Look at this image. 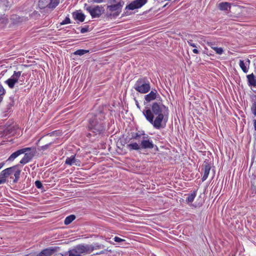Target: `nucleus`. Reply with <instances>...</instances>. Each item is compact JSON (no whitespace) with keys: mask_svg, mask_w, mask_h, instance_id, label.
<instances>
[{"mask_svg":"<svg viewBox=\"0 0 256 256\" xmlns=\"http://www.w3.org/2000/svg\"><path fill=\"white\" fill-rule=\"evenodd\" d=\"M88 128L92 132L98 134L104 130V120L105 118V113L102 106L100 107L94 114H88Z\"/></svg>","mask_w":256,"mask_h":256,"instance_id":"f257e3e1","label":"nucleus"},{"mask_svg":"<svg viewBox=\"0 0 256 256\" xmlns=\"http://www.w3.org/2000/svg\"><path fill=\"white\" fill-rule=\"evenodd\" d=\"M142 114L145 116L146 120L150 123L156 129H160L164 128L166 126V124L167 119L166 120V117L168 116V114H158L156 116V117L154 120V116L152 114L150 108H146L142 111Z\"/></svg>","mask_w":256,"mask_h":256,"instance_id":"f03ea898","label":"nucleus"},{"mask_svg":"<svg viewBox=\"0 0 256 256\" xmlns=\"http://www.w3.org/2000/svg\"><path fill=\"white\" fill-rule=\"evenodd\" d=\"M134 88L141 94H146L150 89V82L146 77L139 78L136 82Z\"/></svg>","mask_w":256,"mask_h":256,"instance_id":"7ed1b4c3","label":"nucleus"},{"mask_svg":"<svg viewBox=\"0 0 256 256\" xmlns=\"http://www.w3.org/2000/svg\"><path fill=\"white\" fill-rule=\"evenodd\" d=\"M24 79V74H22V72L14 71L13 74L10 78L8 79L5 82L8 84V87L10 88H13L16 83L18 82H22ZM20 84H22L21 83Z\"/></svg>","mask_w":256,"mask_h":256,"instance_id":"20e7f679","label":"nucleus"},{"mask_svg":"<svg viewBox=\"0 0 256 256\" xmlns=\"http://www.w3.org/2000/svg\"><path fill=\"white\" fill-rule=\"evenodd\" d=\"M150 110L154 116V115L168 114V108L163 104L162 102H153L151 106V109Z\"/></svg>","mask_w":256,"mask_h":256,"instance_id":"39448f33","label":"nucleus"},{"mask_svg":"<svg viewBox=\"0 0 256 256\" xmlns=\"http://www.w3.org/2000/svg\"><path fill=\"white\" fill-rule=\"evenodd\" d=\"M68 256H81L82 254H88L86 246L80 244L74 246L68 251Z\"/></svg>","mask_w":256,"mask_h":256,"instance_id":"423d86ee","label":"nucleus"},{"mask_svg":"<svg viewBox=\"0 0 256 256\" xmlns=\"http://www.w3.org/2000/svg\"><path fill=\"white\" fill-rule=\"evenodd\" d=\"M140 145L141 150L152 149L154 146L156 148V150L158 149V147L154 144L152 140L147 134H144V136L142 137Z\"/></svg>","mask_w":256,"mask_h":256,"instance_id":"0eeeda50","label":"nucleus"},{"mask_svg":"<svg viewBox=\"0 0 256 256\" xmlns=\"http://www.w3.org/2000/svg\"><path fill=\"white\" fill-rule=\"evenodd\" d=\"M84 8L90 12L92 18H98L102 14V8L100 6H87L86 4Z\"/></svg>","mask_w":256,"mask_h":256,"instance_id":"6e6552de","label":"nucleus"},{"mask_svg":"<svg viewBox=\"0 0 256 256\" xmlns=\"http://www.w3.org/2000/svg\"><path fill=\"white\" fill-rule=\"evenodd\" d=\"M124 2L122 0H120L117 4L108 6L107 10L110 12H115L116 15L118 16L122 12V9L124 6Z\"/></svg>","mask_w":256,"mask_h":256,"instance_id":"1a4fd4ad","label":"nucleus"},{"mask_svg":"<svg viewBox=\"0 0 256 256\" xmlns=\"http://www.w3.org/2000/svg\"><path fill=\"white\" fill-rule=\"evenodd\" d=\"M148 0H134L126 7V10H134L139 8L144 5Z\"/></svg>","mask_w":256,"mask_h":256,"instance_id":"9d476101","label":"nucleus"},{"mask_svg":"<svg viewBox=\"0 0 256 256\" xmlns=\"http://www.w3.org/2000/svg\"><path fill=\"white\" fill-rule=\"evenodd\" d=\"M158 98H160V96L157 90H152L149 94L144 96V104L146 105Z\"/></svg>","mask_w":256,"mask_h":256,"instance_id":"9b49d317","label":"nucleus"},{"mask_svg":"<svg viewBox=\"0 0 256 256\" xmlns=\"http://www.w3.org/2000/svg\"><path fill=\"white\" fill-rule=\"evenodd\" d=\"M65 164L72 166V164H75L77 166H80V162L78 159L76 158L75 155H72L70 157H68L65 161Z\"/></svg>","mask_w":256,"mask_h":256,"instance_id":"f8f14e48","label":"nucleus"},{"mask_svg":"<svg viewBox=\"0 0 256 256\" xmlns=\"http://www.w3.org/2000/svg\"><path fill=\"white\" fill-rule=\"evenodd\" d=\"M58 247H50L42 250L38 256H51L56 251Z\"/></svg>","mask_w":256,"mask_h":256,"instance_id":"ddd939ff","label":"nucleus"},{"mask_svg":"<svg viewBox=\"0 0 256 256\" xmlns=\"http://www.w3.org/2000/svg\"><path fill=\"white\" fill-rule=\"evenodd\" d=\"M250 62V60L248 58L246 60L245 62L243 60H240L239 66L244 73H247L248 72Z\"/></svg>","mask_w":256,"mask_h":256,"instance_id":"4468645a","label":"nucleus"},{"mask_svg":"<svg viewBox=\"0 0 256 256\" xmlns=\"http://www.w3.org/2000/svg\"><path fill=\"white\" fill-rule=\"evenodd\" d=\"M202 166L204 168L203 170L204 171V174L202 178V182H204L206 180V178L208 177V176L210 174V171L211 168V166L210 164L206 162H204Z\"/></svg>","mask_w":256,"mask_h":256,"instance_id":"2eb2a0df","label":"nucleus"},{"mask_svg":"<svg viewBox=\"0 0 256 256\" xmlns=\"http://www.w3.org/2000/svg\"><path fill=\"white\" fill-rule=\"evenodd\" d=\"M232 4L228 2H221L218 4V8L222 11L230 10Z\"/></svg>","mask_w":256,"mask_h":256,"instance_id":"dca6fc26","label":"nucleus"},{"mask_svg":"<svg viewBox=\"0 0 256 256\" xmlns=\"http://www.w3.org/2000/svg\"><path fill=\"white\" fill-rule=\"evenodd\" d=\"M248 85L250 86H256V78L253 73L246 76Z\"/></svg>","mask_w":256,"mask_h":256,"instance_id":"f3484780","label":"nucleus"},{"mask_svg":"<svg viewBox=\"0 0 256 256\" xmlns=\"http://www.w3.org/2000/svg\"><path fill=\"white\" fill-rule=\"evenodd\" d=\"M88 254H90L94 250H98L104 248L102 244L98 243L92 244H86Z\"/></svg>","mask_w":256,"mask_h":256,"instance_id":"a211bd4d","label":"nucleus"},{"mask_svg":"<svg viewBox=\"0 0 256 256\" xmlns=\"http://www.w3.org/2000/svg\"><path fill=\"white\" fill-rule=\"evenodd\" d=\"M22 18L16 14H12L10 18V22L14 25L18 24L22 22Z\"/></svg>","mask_w":256,"mask_h":256,"instance_id":"6ab92c4d","label":"nucleus"},{"mask_svg":"<svg viewBox=\"0 0 256 256\" xmlns=\"http://www.w3.org/2000/svg\"><path fill=\"white\" fill-rule=\"evenodd\" d=\"M34 155L30 153H25L24 156L20 160V163L25 164L30 162L33 158Z\"/></svg>","mask_w":256,"mask_h":256,"instance_id":"aec40b11","label":"nucleus"},{"mask_svg":"<svg viewBox=\"0 0 256 256\" xmlns=\"http://www.w3.org/2000/svg\"><path fill=\"white\" fill-rule=\"evenodd\" d=\"M72 16L75 20H78L80 22H83L86 18L85 15L83 13L77 12L72 13Z\"/></svg>","mask_w":256,"mask_h":256,"instance_id":"412c9836","label":"nucleus"},{"mask_svg":"<svg viewBox=\"0 0 256 256\" xmlns=\"http://www.w3.org/2000/svg\"><path fill=\"white\" fill-rule=\"evenodd\" d=\"M8 18L5 14H0V28L5 27L8 23Z\"/></svg>","mask_w":256,"mask_h":256,"instance_id":"4be33fe9","label":"nucleus"},{"mask_svg":"<svg viewBox=\"0 0 256 256\" xmlns=\"http://www.w3.org/2000/svg\"><path fill=\"white\" fill-rule=\"evenodd\" d=\"M50 0H39L38 2V6L40 9H44L48 8H50Z\"/></svg>","mask_w":256,"mask_h":256,"instance_id":"5701e85b","label":"nucleus"},{"mask_svg":"<svg viewBox=\"0 0 256 256\" xmlns=\"http://www.w3.org/2000/svg\"><path fill=\"white\" fill-rule=\"evenodd\" d=\"M208 44L212 49H213L218 54H222L224 52L223 48H218L215 46V44L212 42H208Z\"/></svg>","mask_w":256,"mask_h":256,"instance_id":"b1692460","label":"nucleus"},{"mask_svg":"<svg viewBox=\"0 0 256 256\" xmlns=\"http://www.w3.org/2000/svg\"><path fill=\"white\" fill-rule=\"evenodd\" d=\"M14 101L12 98L10 97L8 101L7 102V104H6V108L4 110V112H8L12 109V108L14 106Z\"/></svg>","mask_w":256,"mask_h":256,"instance_id":"393cba45","label":"nucleus"},{"mask_svg":"<svg viewBox=\"0 0 256 256\" xmlns=\"http://www.w3.org/2000/svg\"><path fill=\"white\" fill-rule=\"evenodd\" d=\"M126 148L130 150H141L140 144H138L136 142H132L127 144Z\"/></svg>","mask_w":256,"mask_h":256,"instance_id":"a878e982","label":"nucleus"},{"mask_svg":"<svg viewBox=\"0 0 256 256\" xmlns=\"http://www.w3.org/2000/svg\"><path fill=\"white\" fill-rule=\"evenodd\" d=\"M146 134L144 131H138L136 133L132 132V139L139 140L142 136L143 137Z\"/></svg>","mask_w":256,"mask_h":256,"instance_id":"bb28decb","label":"nucleus"},{"mask_svg":"<svg viewBox=\"0 0 256 256\" xmlns=\"http://www.w3.org/2000/svg\"><path fill=\"white\" fill-rule=\"evenodd\" d=\"M17 166H14L3 170V172L5 174L6 178H8L10 174H12L16 170Z\"/></svg>","mask_w":256,"mask_h":256,"instance_id":"cd10ccee","label":"nucleus"},{"mask_svg":"<svg viewBox=\"0 0 256 256\" xmlns=\"http://www.w3.org/2000/svg\"><path fill=\"white\" fill-rule=\"evenodd\" d=\"M17 166H14L3 170V172L5 174L6 178H8L10 174H12L16 170Z\"/></svg>","mask_w":256,"mask_h":256,"instance_id":"c85d7f7f","label":"nucleus"},{"mask_svg":"<svg viewBox=\"0 0 256 256\" xmlns=\"http://www.w3.org/2000/svg\"><path fill=\"white\" fill-rule=\"evenodd\" d=\"M22 152L20 151V150H18L17 151L13 152L8 158V160L11 162L13 161L18 156L22 154Z\"/></svg>","mask_w":256,"mask_h":256,"instance_id":"c756f323","label":"nucleus"},{"mask_svg":"<svg viewBox=\"0 0 256 256\" xmlns=\"http://www.w3.org/2000/svg\"><path fill=\"white\" fill-rule=\"evenodd\" d=\"M76 216L74 214H71L66 217L64 221V224L66 225L70 224L73 220L76 219Z\"/></svg>","mask_w":256,"mask_h":256,"instance_id":"7c9ffc66","label":"nucleus"},{"mask_svg":"<svg viewBox=\"0 0 256 256\" xmlns=\"http://www.w3.org/2000/svg\"><path fill=\"white\" fill-rule=\"evenodd\" d=\"M196 196V192H194L192 193H191L190 194H189L186 200V202L190 203V202H192L194 201Z\"/></svg>","mask_w":256,"mask_h":256,"instance_id":"2f4dec72","label":"nucleus"},{"mask_svg":"<svg viewBox=\"0 0 256 256\" xmlns=\"http://www.w3.org/2000/svg\"><path fill=\"white\" fill-rule=\"evenodd\" d=\"M89 52V50L80 49L74 52V54L78 56H82Z\"/></svg>","mask_w":256,"mask_h":256,"instance_id":"473e14b6","label":"nucleus"},{"mask_svg":"<svg viewBox=\"0 0 256 256\" xmlns=\"http://www.w3.org/2000/svg\"><path fill=\"white\" fill-rule=\"evenodd\" d=\"M60 3V0H50V8H54Z\"/></svg>","mask_w":256,"mask_h":256,"instance_id":"72a5a7b5","label":"nucleus"},{"mask_svg":"<svg viewBox=\"0 0 256 256\" xmlns=\"http://www.w3.org/2000/svg\"><path fill=\"white\" fill-rule=\"evenodd\" d=\"M6 176L2 170L0 172V184H4L6 182Z\"/></svg>","mask_w":256,"mask_h":256,"instance_id":"f704fd0d","label":"nucleus"},{"mask_svg":"<svg viewBox=\"0 0 256 256\" xmlns=\"http://www.w3.org/2000/svg\"><path fill=\"white\" fill-rule=\"evenodd\" d=\"M14 176L15 178L14 180V182L16 183L18 182L20 178L21 170H14Z\"/></svg>","mask_w":256,"mask_h":256,"instance_id":"c9c22d12","label":"nucleus"},{"mask_svg":"<svg viewBox=\"0 0 256 256\" xmlns=\"http://www.w3.org/2000/svg\"><path fill=\"white\" fill-rule=\"evenodd\" d=\"M251 112L252 114L256 116V96L255 100H254L252 106H251Z\"/></svg>","mask_w":256,"mask_h":256,"instance_id":"e433bc0d","label":"nucleus"},{"mask_svg":"<svg viewBox=\"0 0 256 256\" xmlns=\"http://www.w3.org/2000/svg\"><path fill=\"white\" fill-rule=\"evenodd\" d=\"M70 23H71V20H70V18H69L68 16H66L65 18V19L60 23V24L64 25V24H70Z\"/></svg>","mask_w":256,"mask_h":256,"instance_id":"4c0bfd02","label":"nucleus"},{"mask_svg":"<svg viewBox=\"0 0 256 256\" xmlns=\"http://www.w3.org/2000/svg\"><path fill=\"white\" fill-rule=\"evenodd\" d=\"M52 142H51L43 146H42L40 148V150H47L48 148L50 146L52 145Z\"/></svg>","mask_w":256,"mask_h":256,"instance_id":"58836bf2","label":"nucleus"},{"mask_svg":"<svg viewBox=\"0 0 256 256\" xmlns=\"http://www.w3.org/2000/svg\"><path fill=\"white\" fill-rule=\"evenodd\" d=\"M89 26H86L83 28H82L81 29H80V32L82 34H84V33H86L88 32L89 31Z\"/></svg>","mask_w":256,"mask_h":256,"instance_id":"ea45409f","label":"nucleus"},{"mask_svg":"<svg viewBox=\"0 0 256 256\" xmlns=\"http://www.w3.org/2000/svg\"><path fill=\"white\" fill-rule=\"evenodd\" d=\"M35 186L38 188H43L42 184L40 180H36L35 182Z\"/></svg>","mask_w":256,"mask_h":256,"instance_id":"a19ab883","label":"nucleus"},{"mask_svg":"<svg viewBox=\"0 0 256 256\" xmlns=\"http://www.w3.org/2000/svg\"><path fill=\"white\" fill-rule=\"evenodd\" d=\"M114 240L116 242H119V243H120V242H124L126 241L124 239H122L119 237H118V236H115L114 238Z\"/></svg>","mask_w":256,"mask_h":256,"instance_id":"79ce46f5","label":"nucleus"},{"mask_svg":"<svg viewBox=\"0 0 256 256\" xmlns=\"http://www.w3.org/2000/svg\"><path fill=\"white\" fill-rule=\"evenodd\" d=\"M32 150L31 148H26L20 149V151L22 152V154H24L26 152H29Z\"/></svg>","mask_w":256,"mask_h":256,"instance_id":"37998d69","label":"nucleus"},{"mask_svg":"<svg viewBox=\"0 0 256 256\" xmlns=\"http://www.w3.org/2000/svg\"><path fill=\"white\" fill-rule=\"evenodd\" d=\"M4 89L2 85H0V97L4 94Z\"/></svg>","mask_w":256,"mask_h":256,"instance_id":"c03bdc74","label":"nucleus"},{"mask_svg":"<svg viewBox=\"0 0 256 256\" xmlns=\"http://www.w3.org/2000/svg\"><path fill=\"white\" fill-rule=\"evenodd\" d=\"M188 43L190 46L194 48L196 47V44L193 42V41L192 40H188Z\"/></svg>","mask_w":256,"mask_h":256,"instance_id":"a18cd8bd","label":"nucleus"},{"mask_svg":"<svg viewBox=\"0 0 256 256\" xmlns=\"http://www.w3.org/2000/svg\"><path fill=\"white\" fill-rule=\"evenodd\" d=\"M134 100L135 101L136 104L137 108L140 110V104L138 103V100L136 98H134Z\"/></svg>","mask_w":256,"mask_h":256,"instance_id":"49530a36","label":"nucleus"},{"mask_svg":"<svg viewBox=\"0 0 256 256\" xmlns=\"http://www.w3.org/2000/svg\"><path fill=\"white\" fill-rule=\"evenodd\" d=\"M192 52L194 54H198L199 53V52L198 50L196 49V48H194L193 50H192Z\"/></svg>","mask_w":256,"mask_h":256,"instance_id":"de8ad7c7","label":"nucleus"},{"mask_svg":"<svg viewBox=\"0 0 256 256\" xmlns=\"http://www.w3.org/2000/svg\"><path fill=\"white\" fill-rule=\"evenodd\" d=\"M253 122H254V130L256 131V120H253Z\"/></svg>","mask_w":256,"mask_h":256,"instance_id":"09e8293b","label":"nucleus"},{"mask_svg":"<svg viewBox=\"0 0 256 256\" xmlns=\"http://www.w3.org/2000/svg\"><path fill=\"white\" fill-rule=\"evenodd\" d=\"M94 2L96 3H100L103 2V0H93Z\"/></svg>","mask_w":256,"mask_h":256,"instance_id":"8fccbe9b","label":"nucleus"},{"mask_svg":"<svg viewBox=\"0 0 256 256\" xmlns=\"http://www.w3.org/2000/svg\"><path fill=\"white\" fill-rule=\"evenodd\" d=\"M4 164V162H0V170L3 167Z\"/></svg>","mask_w":256,"mask_h":256,"instance_id":"3c124183","label":"nucleus"},{"mask_svg":"<svg viewBox=\"0 0 256 256\" xmlns=\"http://www.w3.org/2000/svg\"><path fill=\"white\" fill-rule=\"evenodd\" d=\"M54 256H63V254L60 253H58L54 254Z\"/></svg>","mask_w":256,"mask_h":256,"instance_id":"603ef678","label":"nucleus"},{"mask_svg":"<svg viewBox=\"0 0 256 256\" xmlns=\"http://www.w3.org/2000/svg\"><path fill=\"white\" fill-rule=\"evenodd\" d=\"M108 2H116V0H108Z\"/></svg>","mask_w":256,"mask_h":256,"instance_id":"864d4df0","label":"nucleus"},{"mask_svg":"<svg viewBox=\"0 0 256 256\" xmlns=\"http://www.w3.org/2000/svg\"><path fill=\"white\" fill-rule=\"evenodd\" d=\"M104 251H102V252H99V253H97L96 254H104Z\"/></svg>","mask_w":256,"mask_h":256,"instance_id":"5fc2aeb1","label":"nucleus"},{"mask_svg":"<svg viewBox=\"0 0 256 256\" xmlns=\"http://www.w3.org/2000/svg\"><path fill=\"white\" fill-rule=\"evenodd\" d=\"M255 183H256V182H255V181L254 180V184H255Z\"/></svg>","mask_w":256,"mask_h":256,"instance_id":"6e6d98bb","label":"nucleus"}]
</instances>
